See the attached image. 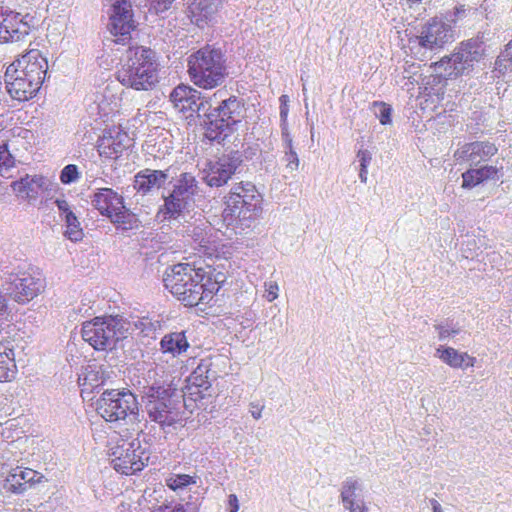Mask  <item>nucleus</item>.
I'll list each match as a JSON object with an SVG mask.
<instances>
[{
  "instance_id": "nucleus-60",
  "label": "nucleus",
  "mask_w": 512,
  "mask_h": 512,
  "mask_svg": "<svg viewBox=\"0 0 512 512\" xmlns=\"http://www.w3.org/2000/svg\"><path fill=\"white\" fill-rule=\"evenodd\" d=\"M407 3L409 4V6L411 7L412 5L414 4H419L421 3L423 0H406Z\"/></svg>"
},
{
  "instance_id": "nucleus-50",
  "label": "nucleus",
  "mask_w": 512,
  "mask_h": 512,
  "mask_svg": "<svg viewBox=\"0 0 512 512\" xmlns=\"http://www.w3.org/2000/svg\"><path fill=\"white\" fill-rule=\"evenodd\" d=\"M264 287V297L268 302H273L275 299L278 298L279 286L275 281L265 282Z\"/></svg>"
},
{
  "instance_id": "nucleus-13",
  "label": "nucleus",
  "mask_w": 512,
  "mask_h": 512,
  "mask_svg": "<svg viewBox=\"0 0 512 512\" xmlns=\"http://www.w3.org/2000/svg\"><path fill=\"white\" fill-rule=\"evenodd\" d=\"M243 163L242 154L232 151L215 161H209L203 170L204 181L210 187H221L228 183Z\"/></svg>"
},
{
  "instance_id": "nucleus-20",
  "label": "nucleus",
  "mask_w": 512,
  "mask_h": 512,
  "mask_svg": "<svg viewBox=\"0 0 512 512\" xmlns=\"http://www.w3.org/2000/svg\"><path fill=\"white\" fill-rule=\"evenodd\" d=\"M340 497L345 510L349 512H369L365 501L363 483L354 477H348L341 485Z\"/></svg>"
},
{
  "instance_id": "nucleus-46",
  "label": "nucleus",
  "mask_w": 512,
  "mask_h": 512,
  "mask_svg": "<svg viewBox=\"0 0 512 512\" xmlns=\"http://www.w3.org/2000/svg\"><path fill=\"white\" fill-rule=\"evenodd\" d=\"M284 149V161L286 162V167L292 171L297 170L299 167V157L294 148V145L283 146Z\"/></svg>"
},
{
  "instance_id": "nucleus-28",
  "label": "nucleus",
  "mask_w": 512,
  "mask_h": 512,
  "mask_svg": "<svg viewBox=\"0 0 512 512\" xmlns=\"http://www.w3.org/2000/svg\"><path fill=\"white\" fill-rule=\"evenodd\" d=\"M215 377V372L211 370V361L203 359L187 378V388L189 390L196 388L199 389V392L206 391L211 387V382Z\"/></svg>"
},
{
  "instance_id": "nucleus-56",
  "label": "nucleus",
  "mask_w": 512,
  "mask_h": 512,
  "mask_svg": "<svg viewBox=\"0 0 512 512\" xmlns=\"http://www.w3.org/2000/svg\"><path fill=\"white\" fill-rule=\"evenodd\" d=\"M170 512H197V510L192 504L186 503L185 505H176L174 508L171 509Z\"/></svg>"
},
{
  "instance_id": "nucleus-41",
  "label": "nucleus",
  "mask_w": 512,
  "mask_h": 512,
  "mask_svg": "<svg viewBox=\"0 0 512 512\" xmlns=\"http://www.w3.org/2000/svg\"><path fill=\"white\" fill-rule=\"evenodd\" d=\"M55 204L57 206L59 216L66 222V224H79L74 213L73 206L67 200L56 199Z\"/></svg>"
},
{
  "instance_id": "nucleus-11",
  "label": "nucleus",
  "mask_w": 512,
  "mask_h": 512,
  "mask_svg": "<svg viewBox=\"0 0 512 512\" xmlns=\"http://www.w3.org/2000/svg\"><path fill=\"white\" fill-rule=\"evenodd\" d=\"M198 190V182L191 173L180 174L172 193L165 199L164 219L172 220L186 208Z\"/></svg>"
},
{
  "instance_id": "nucleus-3",
  "label": "nucleus",
  "mask_w": 512,
  "mask_h": 512,
  "mask_svg": "<svg viewBox=\"0 0 512 512\" xmlns=\"http://www.w3.org/2000/svg\"><path fill=\"white\" fill-rule=\"evenodd\" d=\"M225 62L220 49L206 45L188 57L189 78L199 88L213 89L221 85L228 74Z\"/></svg>"
},
{
  "instance_id": "nucleus-12",
  "label": "nucleus",
  "mask_w": 512,
  "mask_h": 512,
  "mask_svg": "<svg viewBox=\"0 0 512 512\" xmlns=\"http://www.w3.org/2000/svg\"><path fill=\"white\" fill-rule=\"evenodd\" d=\"M107 29L116 43L125 44L135 28L132 6L128 0H114L108 12Z\"/></svg>"
},
{
  "instance_id": "nucleus-24",
  "label": "nucleus",
  "mask_w": 512,
  "mask_h": 512,
  "mask_svg": "<svg viewBox=\"0 0 512 512\" xmlns=\"http://www.w3.org/2000/svg\"><path fill=\"white\" fill-rule=\"evenodd\" d=\"M168 174L162 170L143 169L134 176L133 188L141 195L160 189L167 181Z\"/></svg>"
},
{
  "instance_id": "nucleus-23",
  "label": "nucleus",
  "mask_w": 512,
  "mask_h": 512,
  "mask_svg": "<svg viewBox=\"0 0 512 512\" xmlns=\"http://www.w3.org/2000/svg\"><path fill=\"white\" fill-rule=\"evenodd\" d=\"M485 53V44L480 37L463 41L454 50V61L464 66V71L470 70L475 62H479Z\"/></svg>"
},
{
  "instance_id": "nucleus-54",
  "label": "nucleus",
  "mask_w": 512,
  "mask_h": 512,
  "mask_svg": "<svg viewBox=\"0 0 512 512\" xmlns=\"http://www.w3.org/2000/svg\"><path fill=\"white\" fill-rule=\"evenodd\" d=\"M204 273H205V275H211L212 280L216 284L220 285L221 287L226 281V275L222 272L216 271L215 269L209 270L208 272H204Z\"/></svg>"
},
{
  "instance_id": "nucleus-5",
  "label": "nucleus",
  "mask_w": 512,
  "mask_h": 512,
  "mask_svg": "<svg viewBox=\"0 0 512 512\" xmlns=\"http://www.w3.org/2000/svg\"><path fill=\"white\" fill-rule=\"evenodd\" d=\"M204 280L203 270L195 269L189 263H179L165 271L163 282L179 301L185 306L193 307L201 303Z\"/></svg>"
},
{
  "instance_id": "nucleus-15",
  "label": "nucleus",
  "mask_w": 512,
  "mask_h": 512,
  "mask_svg": "<svg viewBox=\"0 0 512 512\" xmlns=\"http://www.w3.org/2000/svg\"><path fill=\"white\" fill-rule=\"evenodd\" d=\"M45 282L40 272H21L9 276L7 291L10 297L19 304H25L40 294Z\"/></svg>"
},
{
  "instance_id": "nucleus-18",
  "label": "nucleus",
  "mask_w": 512,
  "mask_h": 512,
  "mask_svg": "<svg viewBox=\"0 0 512 512\" xmlns=\"http://www.w3.org/2000/svg\"><path fill=\"white\" fill-rule=\"evenodd\" d=\"M129 143L128 134L114 126L105 130L103 136L98 140L97 148L100 156L117 159L129 147Z\"/></svg>"
},
{
  "instance_id": "nucleus-21",
  "label": "nucleus",
  "mask_w": 512,
  "mask_h": 512,
  "mask_svg": "<svg viewBox=\"0 0 512 512\" xmlns=\"http://www.w3.org/2000/svg\"><path fill=\"white\" fill-rule=\"evenodd\" d=\"M170 99L175 108L188 114L187 117L199 113L204 105L201 92L186 85H179L174 88L170 94Z\"/></svg>"
},
{
  "instance_id": "nucleus-62",
  "label": "nucleus",
  "mask_w": 512,
  "mask_h": 512,
  "mask_svg": "<svg viewBox=\"0 0 512 512\" xmlns=\"http://www.w3.org/2000/svg\"><path fill=\"white\" fill-rule=\"evenodd\" d=\"M302 90H303V94H304V96H305V95H306V87H305V85L303 86V89H302Z\"/></svg>"
},
{
  "instance_id": "nucleus-30",
  "label": "nucleus",
  "mask_w": 512,
  "mask_h": 512,
  "mask_svg": "<svg viewBox=\"0 0 512 512\" xmlns=\"http://www.w3.org/2000/svg\"><path fill=\"white\" fill-rule=\"evenodd\" d=\"M499 169L496 166H482L477 169H469L462 174L463 187L473 188L482 182L499 178Z\"/></svg>"
},
{
  "instance_id": "nucleus-42",
  "label": "nucleus",
  "mask_w": 512,
  "mask_h": 512,
  "mask_svg": "<svg viewBox=\"0 0 512 512\" xmlns=\"http://www.w3.org/2000/svg\"><path fill=\"white\" fill-rule=\"evenodd\" d=\"M359 162V179L362 183H366L368 179V166L372 160V154L367 149H359L356 155Z\"/></svg>"
},
{
  "instance_id": "nucleus-25",
  "label": "nucleus",
  "mask_w": 512,
  "mask_h": 512,
  "mask_svg": "<svg viewBox=\"0 0 512 512\" xmlns=\"http://www.w3.org/2000/svg\"><path fill=\"white\" fill-rule=\"evenodd\" d=\"M43 479L44 476L35 470L17 468L7 477L5 488L10 492L22 494L26 491L27 485L40 483Z\"/></svg>"
},
{
  "instance_id": "nucleus-59",
  "label": "nucleus",
  "mask_w": 512,
  "mask_h": 512,
  "mask_svg": "<svg viewBox=\"0 0 512 512\" xmlns=\"http://www.w3.org/2000/svg\"><path fill=\"white\" fill-rule=\"evenodd\" d=\"M168 508L169 507L167 505H161L158 508H156L153 512H166Z\"/></svg>"
},
{
  "instance_id": "nucleus-49",
  "label": "nucleus",
  "mask_w": 512,
  "mask_h": 512,
  "mask_svg": "<svg viewBox=\"0 0 512 512\" xmlns=\"http://www.w3.org/2000/svg\"><path fill=\"white\" fill-rule=\"evenodd\" d=\"M63 234L72 242H78L82 240L84 236L81 226H66V230L63 231Z\"/></svg>"
},
{
  "instance_id": "nucleus-36",
  "label": "nucleus",
  "mask_w": 512,
  "mask_h": 512,
  "mask_svg": "<svg viewBox=\"0 0 512 512\" xmlns=\"http://www.w3.org/2000/svg\"><path fill=\"white\" fill-rule=\"evenodd\" d=\"M435 330L438 333V338L440 341H445L448 339H457L458 341H463L466 339V336H468L466 331L452 322H445L435 325Z\"/></svg>"
},
{
  "instance_id": "nucleus-51",
  "label": "nucleus",
  "mask_w": 512,
  "mask_h": 512,
  "mask_svg": "<svg viewBox=\"0 0 512 512\" xmlns=\"http://www.w3.org/2000/svg\"><path fill=\"white\" fill-rule=\"evenodd\" d=\"M150 8L156 13H162L169 9L174 0H148Z\"/></svg>"
},
{
  "instance_id": "nucleus-52",
  "label": "nucleus",
  "mask_w": 512,
  "mask_h": 512,
  "mask_svg": "<svg viewBox=\"0 0 512 512\" xmlns=\"http://www.w3.org/2000/svg\"><path fill=\"white\" fill-rule=\"evenodd\" d=\"M280 127H281L282 145L283 146L293 145V139L289 132L288 123H280Z\"/></svg>"
},
{
  "instance_id": "nucleus-48",
  "label": "nucleus",
  "mask_w": 512,
  "mask_h": 512,
  "mask_svg": "<svg viewBox=\"0 0 512 512\" xmlns=\"http://www.w3.org/2000/svg\"><path fill=\"white\" fill-rule=\"evenodd\" d=\"M466 9L463 5L456 6L453 11L447 12L441 17L452 26L465 15Z\"/></svg>"
},
{
  "instance_id": "nucleus-44",
  "label": "nucleus",
  "mask_w": 512,
  "mask_h": 512,
  "mask_svg": "<svg viewBox=\"0 0 512 512\" xmlns=\"http://www.w3.org/2000/svg\"><path fill=\"white\" fill-rule=\"evenodd\" d=\"M373 106L375 107V115L379 119V122L382 125L390 124L392 121V107L385 103V102H378L375 101L373 103Z\"/></svg>"
},
{
  "instance_id": "nucleus-53",
  "label": "nucleus",
  "mask_w": 512,
  "mask_h": 512,
  "mask_svg": "<svg viewBox=\"0 0 512 512\" xmlns=\"http://www.w3.org/2000/svg\"><path fill=\"white\" fill-rule=\"evenodd\" d=\"M263 409L264 405L259 402H251L249 405V412L255 420L261 418Z\"/></svg>"
},
{
  "instance_id": "nucleus-7",
  "label": "nucleus",
  "mask_w": 512,
  "mask_h": 512,
  "mask_svg": "<svg viewBox=\"0 0 512 512\" xmlns=\"http://www.w3.org/2000/svg\"><path fill=\"white\" fill-rule=\"evenodd\" d=\"M96 411L108 422H139V403L129 390H105L96 402Z\"/></svg>"
},
{
  "instance_id": "nucleus-22",
  "label": "nucleus",
  "mask_w": 512,
  "mask_h": 512,
  "mask_svg": "<svg viewBox=\"0 0 512 512\" xmlns=\"http://www.w3.org/2000/svg\"><path fill=\"white\" fill-rule=\"evenodd\" d=\"M50 181L41 175H26L19 181L12 183L14 193L21 199L36 200L50 186Z\"/></svg>"
},
{
  "instance_id": "nucleus-61",
  "label": "nucleus",
  "mask_w": 512,
  "mask_h": 512,
  "mask_svg": "<svg viewBox=\"0 0 512 512\" xmlns=\"http://www.w3.org/2000/svg\"><path fill=\"white\" fill-rule=\"evenodd\" d=\"M279 100H280V104H282V103H286L287 104L288 96L287 95H282Z\"/></svg>"
},
{
  "instance_id": "nucleus-57",
  "label": "nucleus",
  "mask_w": 512,
  "mask_h": 512,
  "mask_svg": "<svg viewBox=\"0 0 512 512\" xmlns=\"http://www.w3.org/2000/svg\"><path fill=\"white\" fill-rule=\"evenodd\" d=\"M288 112H289L288 104H286V103L280 104V123H288V121H287Z\"/></svg>"
},
{
  "instance_id": "nucleus-1",
  "label": "nucleus",
  "mask_w": 512,
  "mask_h": 512,
  "mask_svg": "<svg viewBox=\"0 0 512 512\" xmlns=\"http://www.w3.org/2000/svg\"><path fill=\"white\" fill-rule=\"evenodd\" d=\"M48 71V61L38 49H31L11 63L5 72L7 92L20 102L34 98Z\"/></svg>"
},
{
  "instance_id": "nucleus-38",
  "label": "nucleus",
  "mask_w": 512,
  "mask_h": 512,
  "mask_svg": "<svg viewBox=\"0 0 512 512\" xmlns=\"http://www.w3.org/2000/svg\"><path fill=\"white\" fill-rule=\"evenodd\" d=\"M197 479V476L172 473L166 477L165 484L168 488L177 492L186 489L190 485H195Z\"/></svg>"
},
{
  "instance_id": "nucleus-39",
  "label": "nucleus",
  "mask_w": 512,
  "mask_h": 512,
  "mask_svg": "<svg viewBox=\"0 0 512 512\" xmlns=\"http://www.w3.org/2000/svg\"><path fill=\"white\" fill-rule=\"evenodd\" d=\"M143 393V397L147 399V402H149L151 400L156 401L170 399L174 390H172L170 386L165 388L159 383H154L151 386L144 387Z\"/></svg>"
},
{
  "instance_id": "nucleus-32",
  "label": "nucleus",
  "mask_w": 512,
  "mask_h": 512,
  "mask_svg": "<svg viewBox=\"0 0 512 512\" xmlns=\"http://www.w3.org/2000/svg\"><path fill=\"white\" fill-rule=\"evenodd\" d=\"M437 76L442 79L456 78L462 75L464 66L454 61V52L450 56L443 57L440 61L433 64Z\"/></svg>"
},
{
  "instance_id": "nucleus-29",
  "label": "nucleus",
  "mask_w": 512,
  "mask_h": 512,
  "mask_svg": "<svg viewBox=\"0 0 512 512\" xmlns=\"http://www.w3.org/2000/svg\"><path fill=\"white\" fill-rule=\"evenodd\" d=\"M159 345L160 351L163 354H169L173 358L179 357L190 347L185 331H176L165 334Z\"/></svg>"
},
{
  "instance_id": "nucleus-37",
  "label": "nucleus",
  "mask_w": 512,
  "mask_h": 512,
  "mask_svg": "<svg viewBox=\"0 0 512 512\" xmlns=\"http://www.w3.org/2000/svg\"><path fill=\"white\" fill-rule=\"evenodd\" d=\"M126 321L129 323L130 326V329L128 330V336L136 331L138 332V334L149 336L157 328V323H154L151 319L147 317H132L131 319L126 318Z\"/></svg>"
},
{
  "instance_id": "nucleus-14",
  "label": "nucleus",
  "mask_w": 512,
  "mask_h": 512,
  "mask_svg": "<svg viewBox=\"0 0 512 512\" xmlns=\"http://www.w3.org/2000/svg\"><path fill=\"white\" fill-rule=\"evenodd\" d=\"M33 17L0 6V43L18 42L29 35Z\"/></svg>"
},
{
  "instance_id": "nucleus-26",
  "label": "nucleus",
  "mask_w": 512,
  "mask_h": 512,
  "mask_svg": "<svg viewBox=\"0 0 512 512\" xmlns=\"http://www.w3.org/2000/svg\"><path fill=\"white\" fill-rule=\"evenodd\" d=\"M146 410L151 421L161 426H171L176 422V413L173 412L171 400H151L146 403Z\"/></svg>"
},
{
  "instance_id": "nucleus-2",
  "label": "nucleus",
  "mask_w": 512,
  "mask_h": 512,
  "mask_svg": "<svg viewBox=\"0 0 512 512\" xmlns=\"http://www.w3.org/2000/svg\"><path fill=\"white\" fill-rule=\"evenodd\" d=\"M159 63L155 52L147 47H129L126 60L115 72L123 86L137 91H147L158 83Z\"/></svg>"
},
{
  "instance_id": "nucleus-35",
  "label": "nucleus",
  "mask_w": 512,
  "mask_h": 512,
  "mask_svg": "<svg viewBox=\"0 0 512 512\" xmlns=\"http://www.w3.org/2000/svg\"><path fill=\"white\" fill-rule=\"evenodd\" d=\"M90 111L91 113L96 112V117L105 121L118 111V100L114 99L109 102L105 96H101L90 106Z\"/></svg>"
},
{
  "instance_id": "nucleus-47",
  "label": "nucleus",
  "mask_w": 512,
  "mask_h": 512,
  "mask_svg": "<svg viewBox=\"0 0 512 512\" xmlns=\"http://www.w3.org/2000/svg\"><path fill=\"white\" fill-rule=\"evenodd\" d=\"M14 166V158L8 150L7 144L0 145V173Z\"/></svg>"
},
{
  "instance_id": "nucleus-34",
  "label": "nucleus",
  "mask_w": 512,
  "mask_h": 512,
  "mask_svg": "<svg viewBox=\"0 0 512 512\" xmlns=\"http://www.w3.org/2000/svg\"><path fill=\"white\" fill-rule=\"evenodd\" d=\"M15 374L14 351L12 348L4 347V350L0 351V382L11 381Z\"/></svg>"
},
{
  "instance_id": "nucleus-9",
  "label": "nucleus",
  "mask_w": 512,
  "mask_h": 512,
  "mask_svg": "<svg viewBox=\"0 0 512 512\" xmlns=\"http://www.w3.org/2000/svg\"><path fill=\"white\" fill-rule=\"evenodd\" d=\"M111 457L113 468L124 475H132L141 471L145 466V461L148 460L138 439L123 440L121 444L112 448Z\"/></svg>"
},
{
  "instance_id": "nucleus-17",
  "label": "nucleus",
  "mask_w": 512,
  "mask_h": 512,
  "mask_svg": "<svg viewBox=\"0 0 512 512\" xmlns=\"http://www.w3.org/2000/svg\"><path fill=\"white\" fill-rule=\"evenodd\" d=\"M225 227L226 231L224 232L221 229H216L214 226H205V229L196 226L193 231L195 242L204 249L206 254L217 255L220 250L227 246L228 240L234 234L233 229H229V226Z\"/></svg>"
},
{
  "instance_id": "nucleus-45",
  "label": "nucleus",
  "mask_w": 512,
  "mask_h": 512,
  "mask_svg": "<svg viewBox=\"0 0 512 512\" xmlns=\"http://www.w3.org/2000/svg\"><path fill=\"white\" fill-rule=\"evenodd\" d=\"M79 178V169L74 164H68L61 170L60 181L65 185L75 183Z\"/></svg>"
},
{
  "instance_id": "nucleus-40",
  "label": "nucleus",
  "mask_w": 512,
  "mask_h": 512,
  "mask_svg": "<svg viewBox=\"0 0 512 512\" xmlns=\"http://www.w3.org/2000/svg\"><path fill=\"white\" fill-rule=\"evenodd\" d=\"M510 69H512V40L505 46L504 50L498 55L494 67V70L499 75H504Z\"/></svg>"
},
{
  "instance_id": "nucleus-16",
  "label": "nucleus",
  "mask_w": 512,
  "mask_h": 512,
  "mask_svg": "<svg viewBox=\"0 0 512 512\" xmlns=\"http://www.w3.org/2000/svg\"><path fill=\"white\" fill-rule=\"evenodd\" d=\"M453 40L452 25L447 23L443 17L431 18L421 30L420 35L409 39V44H417L425 49H439Z\"/></svg>"
},
{
  "instance_id": "nucleus-55",
  "label": "nucleus",
  "mask_w": 512,
  "mask_h": 512,
  "mask_svg": "<svg viewBox=\"0 0 512 512\" xmlns=\"http://www.w3.org/2000/svg\"><path fill=\"white\" fill-rule=\"evenodd\" d=\"M228 512H238L239 510V501L235 494H230L228 496Z\"/></svg>"
},
{
  "instance_id": "nucleus-6",
  "label": "nucleus",
  "mask_w": 512,
  "mask_h": 512,
  "mask_svg": "<svg viewBox=\"0 0 512 512\" xmlns=\"http://www.w3.org/2000/svg\"><path fill=\"white\" fill-rule=\"evenodd\" d=\"M244 103L236 96L223 100L207 114L205 136L210 141H222L230 136L244 118Z\"/></svg>"
},
{
  "instance_id": "nucleus-33",
  "label": "nucleus",
  "mask_w": 512,
  "mask_h": 512,
  "mask_svg": "<svg viewBox=\"0 0 512 512\" xmlns=\"http://www.w3.org/2000/svg\"><path fill=\"white\" fill-rule=\"evenodd\" d=\"M497 147L489 142H472L465 146L464 152L473 162L486 161L497 153Z\"/></svg>"
},
{
  "instance_id": "nucleus-4",
  "label": "nucleus",
  "mask_w": 512,
  "mask_h": 512,
  "mask_svg": "<svg viewBox=\"0 0 512 512\" xmlns=\"http://www.w3.org/2000/svg\"><path fill=\"white\" fill-rule=\"evenodd\" d=\"M129 323L121 315L95 317L82 325L85 342L97 351H111L119 341L128 337Z\"/></svg>"
},
{
  "instance_id": "nucleus-19",
  "label": "nucleus",
  "mask_w": 512,
  "mask_h": 512,
  "mask_svg": "<svg viewBox=\"0 0 512 512\" xmlns=\"http://www.w3.org/2000/svg\"><path fill=\"white\" fill-rule=\"evenodd\" d=\"M223 0H188L187 15L199 28L209 26L216 21Z\"/></svg>"
},
{
  "instance_id": "nucleus-8",
  "label": "nucleus",
  "mask_w": 512,
  "mask_h": 512,
  "mask_svg": "<svg viewBox=\"0 0 512 512\" xmlns=\"http://www.w3.org/2000/svg\"><path fill=\"white\" fill-rule=\"evenodd\" d=\"M224 221H243L251 219L261 208L262 197L251 182L235 183L225 196Z\"/></svg>"
},
{
  "instance_id": "nucleus-27",
  "label": "nucleus",
  "mask_w": 512,
  "mask_h": 512,
  "mask_svg": "<svg viewBox=\"0 0 512 512\" xmlns=\"http://www.w3.org/2000/svg\"><path fill=\"white\" fill-rule=\"evenodd\" d=\"M435 355L445 364L454 369H466L475 365V357L466 352H459L452 347L440 346L436 349Z\"/></svg>"
},
{
  "instance_id": "nucleus-10",
  "label": "nucleus",
  "mask_w": 512,
  "mask_h": 512,
  "mask_svg": "<svg viewBox=\"0 0 512 512\" xmlns=\"http://www.w3.org/2000/svg\"><path fill=\"white\" fill-rule=\"evenodd\" d=\"M94 208L112 224L131 222V213L124 204V198L112 188H98L92 197Z\"/></svg>"
},
{
  "instance_id": "nucleus-31",
  "label": "nucleus",
  "mask_w": 512,
  "mask_h": 512,
  "mask_svg": "<svg viewBox=\"0 0 512 512\" xmlns=\"http://www.w3.org/2000/svg\"><path fill=\"white\" fill-rule=\"evenodd\" d=\"M109 377L107 371L100 365H89L85 368V371L79 375V384L83 387V390H91L105 384Z\"/></svg>"
},
{
  "instance_id": "nucleus-58",
  "label": "nucleus",
  "mask_w": 512,
  "mask_h": 512,
  "mask_svg": "<svg viewBox=\"0 0 512 512\" xmlns=\"http://www.w3.org/2000/svg\"><path fill=\"white\" fill-rule=\"evenodd\" d=\"M432 512H443L441 504L436 499L429 500Z\"/></svg>"
},
{
  "instance_id": "nucleus-43",
  "label": "nucleus",
  "mask_w": 512,
  "mask_h": 512,
  "mask_svg": "<svg viewBox=\"0 0 512 512\" xmlns=\"http://www.w3.org/2000/svg\"><path fill=\"white\" fill-rule=\"evenodd\" d=\"M203 274H205L203 272ZM202 290H203V298L201 302L208 303L221 288L220 285L216 284L212 280L211 275H204V280L201 282Z\"/></svg>"
}]
</instances>
